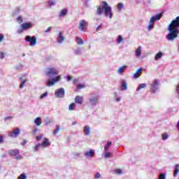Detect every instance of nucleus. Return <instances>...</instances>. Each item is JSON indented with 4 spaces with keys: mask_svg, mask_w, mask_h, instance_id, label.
<instances>
[{
    "mask_svg": "<svg viewBox=\"0 0 179 179\" xmlns=\"http://www.w3.org/2000/svg\"><path fill=\"white\" fill-rule=\"evenodd\" d=\"M0 169H1V166H0Z\"/></svg>",
    "mask_w": 179,
    "mask_h": 179,
    "instance_id": "60",
    "label": "nucleus"
},
{
    "mask_svg": "<svg viewBox=\"0 0 179 179\" xmlns=\"http://www.w3.org/2000/svg\"><path fill=\"white\" fill-rule=\"evenodd\" d=\"M55 3V1L54 0H49V6H52V5H54Z\"/></svg>",
    "mask_w": 179,
    "mask_h": 179,
    "instance_id": "45",
    "label": "nucleus"
},
{
    "mask_svg": "<svg viewBox=\"0 0 179 179\" xmlns=\"http://www.w3.org/2000/svg\"><path fill=\"white\" fill-rule=\"evenodd\" d=\"M85 155L88 156L89 157H93V156H94V151H93V150H90V152H85Z\"/></svg>",
    "mask_w": 179,
    "mask_h": 179,
    "instance_id": "23",
    "label": "nucleus"
},
{
    "mask_svg": "<svg viewBox=\"0 0 179 179\" xmlns=\"http://www.w3.org/2000/svg\"><path fill=\"white\" fill-rule=\"evenodd\" d=\"M111 145H113V142L111 141L108 142L104 147V150H108V148H110V146H111Z\"/></svg>",
    "mask_w": 179,
    "mask_h": 179,
    "instance_id": "28",
    "label": "nucleus"
},
{
    "mask_svg": "<svg viewBox=\"0 0 179 179\" xmlns=\"http://www.w3.org/2000/svg\"><path fill=\"white\" fill-rule=\"evenodd\" d=\"M145 87H146V84L145 83H142L141 84L138 88H137V92H139V90H141V89H145Z\"/></svg>",
    "mask_w": 179,
    "mask_h": 179,
    "instance_id": "30",
    "label": "nucleus"
},
{
    "mask_svg": "<svg viewBox=\"0 0 179 179\" xmlns=\"http://www.w3.org/2000/svg\"><path fill=\"white\" fill-rule=\"evenodd\" d=\"M142 75V68H139L134 74V79H138Z\"/></svg>",
    "mask_w": 179,
    "mask_h": 179,
    "instance_id": "15",
    "label": "nucleus"
},
{
    "mask_svg": "<svg viewBox=\"0 0 179 179\" xmlns=\"http://www.w3.org/2000/svg\"><path fill=\"white\" fill-rule=\"evenodd\" d=\"M37 132H38V129H35L33 131L32 134H33L34 135H36V134H37Z\"/></svg>",
    "mask_w": 179,
    "mask_h": 179,
    "instance_id": "51",
    "label": "nucleus"
},
{
    "mask_svg": "<svg viewBox=\"0 0 179 179\" xmlns=\"http://www.w3.org/2000/svg\"><path fill=\"white\" fill-rule=\"evenodd\" d=\"M177 90H178V94H179V83H178V86H177Z\"/></svg>",
    "mask_w": 179,
    "mask_h": 179,
    "instance_id": "56",
    "label": "nucleus"
},
{
    "mask_svg": "<svg viewBox=\"0 0 179 179\" xmlns=\"http://www.w3.org/2000/svg\"><path fill=\"white\" fill-rule=\"evenodd\" d=\"M162 57H163V52H158L155 57V61L160 59V58H162Z\"/></svg>",
    "mask_w": 179,
    "mask_h": 179,
    "instance_id": "24",
    "label": "nucleus"
},
{
    "mask_svg": "<svg viewBox=\"0 0 179 179\" xmlns=\"http://www.w3.org/2000/svg\"><path fill=\"white\" fill-rule=\"evenodd\" d=\"M41 146V143L37 144V145L35 146V150H38V148H40Z\"/></svg>",
    "mask_w": 179,
    "mask_h": 179,
    "instance_id": "48",
    "label": "nucleus"
},
{
    "mask_svg": "<svg viewBox=\"0 0 179 179\" xmlns=\"http://www.w3.org/2000/svg\"><path fill=\"white\" fill-rule=\"evenodd\" d=\"M76 41H78V44H83L84 41L82 40L80 38L77 37L76 38Z\"/></svg>",
    "mask_w": 179,
    "mask_h": 179,
    "instance_id": "37",
    "label": "nucleus"
},
{
    "mask_svg": "<svg viewBox=\"0 0 179 179\" xmlns=\"http://www.w3.org/2000/svg\"><path fill=\"white\" fill-rule=\"evenodd\" d=\"M0 143H3V136H0Z\"/></svg>",
    "mask_w": 179,
    "mask_h": 179,
    "instance_id": "52",
    "label": "nucleus"
},
{
    "mask_svg": "<svg viewBox=\"0 0 179 179\" xmlns=\"http://www.w3.org/2000/svg\"><path fill=\"white\" fill-rule=\"evenodd\" d=\"M76 82H78L77 80H73V83H76Z\"/></svg>",
    "mask_w": 179,
    "mask_h": 179,
    "instance_id": "57",
    "label": "nucleus"
},
{
    "mask_svg": "<svg viewBox=\"0 0 179 179\" xmlns=\"http://www.w3.org/2000/svg\"><path fill=\"white\" fill-rule=\"evenodd\" d=\"M74 101L77 104H83V96H76L74 99Z\"/></svg>",
    "mask_w": 179,
    "mask_h": 179,
    "instance_id": "14",
    "label": "nucleus"
},
{
    "mask_svg": "<svg viewBox=\"0 0 179 179\" xmlns=\"http://www.w3.org/2000/svg\"><path fill=\"white\" fill-rule=\"evenodd\" d=\"M5 57V53L1 52H0V58H1V59H3V57Z\"/></svg>",
    "mask_w": 179,
    "mask_h": 179,
    "instance_id": "46",
    "label": "nucleus"
},
{
    "mask_svg": "<svg viewBox=\"0 0 179 179\" xmlns=\"http://www.w3.org/2000/svg\"><path fill=\"white\" fill-rule=\"evenodd\" d=\"M8 155L9 156H14L16 160H22V155L19 154V150H10Z\"/></svg>",
    "mask_w": 179,
    "mask_h": 179,
    "instance_id": "4",
    "label": "nucleus"
},
{
    "mask_svg": "<svg viewBox=\"0 0 179 179\" xmlns=\"http://www.w3.org/2000/svg\"><path fill=\"white\" fill-rule=\"evenodd\" d=\"M103 6H96V15H101L103 10H104L105 16H109V19L113 17V13H111V7L108 6V3L107 1H101Z\"/></svg>",
    "mask_w": 179,
    "mask_h": 179,
    "instance_id": "2",
    "label": "nucleus"
},
{
    "mask_svg": "<svg viewBox=\"0 0 179 179\" xmlns=\"http://www.w3.org/2000/svg\"><path fill=\"white\" fill-rule=\"evenodd\" d=\"M90 103L92 106H96L99 103V96H96L90 99Z\"/></svg>",
    "mask_w": 179,
    "mask_h": 179,
    "instance_id": "13",
    "label": "nucleus"
},
{
    "mask_svg": "<svg viewBox=\"0 0 179 179\" xmlns=\"http://www.w3.org/2000/svg\"><path fill=\"white\" fill-rule=\"evenodd\" d=\"M178 173H179V164H176L175 166V171L173 172V176L177 177V176H178Z\"/></svg>",
    "mask_w": 179,
    "mask_h": 179,
    "instance_id": "20",
    "label": "nucleus"
},
{
    "mask_svg": "<svg viewBox=\"0 0 179 179\" xmlns=\"http://www.w3.org/2000/svg\"><path fill=\"white\" fill-rule=\"evenodd\" d=\"M122 8H124V4L122 3H117V9L120 12H121Z\"/></svg>",
    "mask_w": 179,
    "mask_h": 179,
    "instance_id": "31",
    "label": "nucleus"
},
{
    "mask_svg": "<svg viewBox=\"0 0 179 179\" xmlns=\"http://www.w3.org/2000/svg\"><path fill=\"white\" fill-rule=\"evenodd\" d=\"M116 101H120V98H117V99H116Z\"/></svg>",
    "mask_w": 179,
    "mask_h": 179,
    "instance_id": "58",
    "label": "nucleus"
},
{
    "mask_svg": "<svg viewBox=\"0 0 179 179\" xmlns=\"http://www.w3.org/2000/svg\"><path fill=\"white\" fill-rule=\"evenodd\" d=\"M47 76H55L58 75V70L54 67H49L45 72Z\"/></svg>",
    "mask_w": 179,
    "mask_h": 179,
    "instance_id": "3",
    "label": "nucleus"
},
{
    "mask_svg": "<svg viewBox=\"0 0 179 179\" xmlns=\"http://www.w3.org/2000/svg\"><path fill=\"white\" fill-rule=\"evenodd\" d=\"M91 129L89 125H86L84 128V134L86 135V136L90 135Z\"/></svg>",
    "mask_w": 179,
    "mask_h": 179,
    "instance_id": "17",
    "label": "nucleus"
},
{
    "mask_svg": "<svg viewBox=\"0 0 179 179\" xmlns=\"http://www.w3.org/2000/svg\"><path fill=\"white\" fill-rule=\"evenodd\" d=\"M47 94H48L47 92H45V93L42 94L40 96V99H44V97L47 96Z\"/></svg>",
    "mask_w": 179,
    "mask_h": 179,
    "instance_id": "43",
    "label": "nucleus"
},
{
    "mask_svg": "<svg viewBox=\"0 0 179 179\" xmlns=\"http://www.w3.org/2000/svg\"><path fill=\"white\" fill-rule=\"evenodd\" d=\"M21 30H18V33H22V31H24L26 30H29V29H31L33 27V24L31 22H24V24L20 25Z\"/></svg>",
    "mask_w": 179,
    "mask_h": 179,
    "instance_id": "6",
    "label": "nucleus"
},
{
    "mask_svg": "<svg viewBox=\"0 0 179 179\" xmlns=\"http://www.w3.org/2000/svg\"><path fill=\"white\" fill-rule=\"evenodd\" d=\"M87 26V22H86L85 20H82L81 21H80V23L78 24V29L81 31H85V29H86Z\"/></svg>",
    "mask_w": 179,
    "mask_h": 179,
    "instance_id": "11",
    "label": "nucleus"
},
{
    "mask_svg": "<svg viewBox=\"0 0 179 179\" xmlns=\"http://www.w3.org/2000/svg\"><path fill=\"white\" fill-rule=\"evenodd\" d=\"M158 179H166V174L164 173H160Z\"/></svg>",
    "mask_w": 179,
    "mask_h": 179,
    "instance_id": "38",
    "label": "nucleus"
},
{
    "mask_svg": "<svg viewBox=\"0 0 179 179\" xmlns=\"http://www.w3.org/2000/svg\"><path fill=\"white\" fill-rule=\"evenodd\" d=\"M61 80V76H57L55 78H52V80H49L47 83V86L50 87V86H54L57 82H59Z\"/></svg>",
    "mask_w": 179,
    "mask_h": 179,
    "instance_id": "8",
    "label": "nucleus"
},
{
    "mask_svg": "<svg viewBox=\"0 0 179 179\" xmlns=\"http://www.w3.org/2000/svg\"><path fill=\"white\" fill-rule=\"evenodd\" d=\"M25 40L26 41H27V43H31L30 45L32 47L37 44V38L36 37V36H33L32 37L30 36H27L25 37Z\"/></svg>",
    "mask_w": 179,
    "mask_h": 179,
    "instance_id": "5",
    "label": "nucleus"
},
{
    "mask_svg": "<svg viewBox=\"0 0 179 179\" xmlns=\"http://www.w3.org/2000/svg\"><path fill=\"white\" fill-rule=\"evenodd\" d=\"M41 145V146H44V148H47L48 146H50V145H51V143H50L48 138H45L44 141L42 142Z\"/></svg>",
    "mask_w": 179,
    "mask_h": 179,
    "instance_id": "16",
    "label": "nucleus"
},
{
    "mask_svg": "<svg viewBox=\"0 0 179 179\" xmlns=\"http://www.w3.org/2000/svg\"><path fill=\"white\" fill-rule=\"evenodd\" d=\"M153 29V24H150L148 25V29L152 30Z\"/></svg>",
    "mask_w": 179,
    "mask_h": 179,
    "instance_id": "47",
    "label": "nucleus"
},
{
    "mask_svg": "<svg viewBox=\"0 0 179 179\" xmlns=\"http://www.w3.org/2000/svg\"><path fill=\"white\" fill-rule=\"evenodd\" d=\"M150 87H151V92L152 93H156L157 90H159V80L157 79L153 80L152 83L150 84Z\"/></svg>",
    "mask_w": 179,
    "mask_h": 179,
    "instance_id": "7",
    "label": "nucleus"
},
{
    "mask_svg": "<svg viewBox=\"0 0 179 179\" xmlns=\"http://www.w3.org/2000/svg\"><path fill=\"white\" fill-rule=\"evenodd\" d=\"M111 153L110 152H106L104 155V157H109L110 156Z\"/></svg>",
    "mask_w": 179,
    "mask_h": 179,
    "instance_id": "49",
    "label": "nucleus"
},
{
    "mask_svg": "<svg viewBox=\"0 0 179 179\" xmlns=\"http://www.w3.org/2000/svg\"><path fill=\"white\" fill-rule=\"evenodd\" d=\"M20 134V128L17 127V128H15L13 131L10 132L8 135L11 138H17V136H19Z\"/></svg>",
    "mask_w": 179,
    "mask_h": 179,
    "instance_id": "9",
    "label": "nucleus"
},
{
    "mask_svg": "<svg viewBox=\"0 0 179 179\" xmlns=\"http://www.w3.org/2000/svg\"><path fill=\"white\" fill-rule=\"evenodd\" d=\"M85 87H86V85H78L77 89L75 90V92H78L80 89H85Z\"/></svg>",
    "mask_w": 179,
    "mask_h": 179,
    "instance_id": "29",
    "label": "nucleus"
},
{
    "mask_svg": "<svg viewBox=\"0 0 179 179\" xmlns=\"http://www.w3.org/2000/svg\"><path fill=\"white\" fill-rule=\"evenodd\" d=\"M66 13H68V10L66 9H63L61 10L60 13H59V16H66Z\"/></svg>",
    "mask_w": 179,
    "mask_h": 179,
    "instance_id": "27",
    "label": "nucleus"
},
{
    "mask_svg": "<svg viewBox=\"0 0 179 179\" xmlns=\"http://www.w3.org/2000/svg\"><path fill=\"white\" fill-rule=\"evenodd\" d=\"M127 68V66H122L121 67H119L117 72L118 73H122L124 71H125V69Z\"/></svg>",
    "mask_w": 179,
    "mask_h": 179,
    "instance_id": "26",
    "label": "nucleus"
},
{
    "mask_svg": "<svg viewBox=\"0 0 179 179\" xmlns=\"http://www.w3.org/2000/svg\"><path fill=\"white\" fill-rule=\"evenodd\" d=\"M25 84H26V81L23 80V82L20 85V89H23V87H24Z\"/></svg>",
    "mask_w": 179,
    "mask_h": 179,
    "instance_id": "40",
    "label": "nucleus"
},
{
    "mask_svg": "<svg viewBox=\"0 0 179 179\" xmlns=\"http://www.w3.org/2000/svg\"><path fill=\"white\" fill-rule=\"evenodd\" d=\"M5 40V36L3 34H0V43H2Z\"/></svg>",
    "mask_w": 179,
    "mask_h": 179,
    "instance_id": "41",
    "label": "nucleus"
},
{
    "mask_svg": "<svg viewBox=\"0 0 179 179\" xmlns=\"http://www.w3.org/2000/svg\"><path fill=\"white\" fill-rule=\"evenodd\" d=\"M160 19H162V13H159L154 17H152L150 20V23L152 24H155V22H156V20H160Z\"/></svg>",
    "mask_w": 179,
    "mask_h": 179,
    "instance_id": "12",
    "label": "nucleus"
},
{
    "mask_svg": "<svg viewBox=\"0 0 179 179\" xmlns=\"http://www.w3.org/2000/svg\"><path fill=\"white\" fill-rule=\"evenodd\" d=\"M26 142H27L26 140H24V143H26Z\"/></svg>",
    "mask_w": 179,
    "mask_h": 179,
    "instance_id": "59",
    "label": "nucleus"
},
{
    "mask_svg": "<svg viewBox=\"0 0 179 179\" xmlns=\"http://www.w3.org/2000/svg\"><path fill=\"white\" fill-rule=\"evenodd\" d=\"M76 107V104H75V103H71L69 106V110L70 111H72L73 110H75Z\"/></svg>",
    "mask_w": 179,
    "mask_h": 179,
    "instance_id": "25",
    "label": "nucleus"
},
{
    "mask_svg": "<svg viewBox=\"0 0 179 179\" xmlns=\"http://www.w3.org/2000/svg\"><path fill=\"white\" fill-rule=\"evenodd\" d=\"M179 16L176 17L168 27L169 33L166 35L168 41H174L176 38H178L179 34Z\"/></svg>",
    "mask_w": 179,
    "mask_h": 179,
    "instance_id": "1",
    "label": "nucleus"
},
{
    "mask_svg": "<svg viewBox=\"0 0 179 179\" xmlns=\"http://www.w3.org/2000/svg\"><path fill=\"white\" fill-rule=\"evenodd\" d=\"M162 136L163 141H166V139L169 138V135L167 134V133L162 134Z\"/></svg>",
    "mask_w": 179,
    "mask_h": 179,
    "instance_id": "36",
    "label": "nucleus"
},
{
    "mask_svg": "<svg viewBox=\"0 0 179 179\" xmlns=\"http://www.w3.org/2000/svg\"><path fill=\"white\" fill-rule=\"evenodd\" d=\"M101 28V24H99L97 26L96 31H99V30H100V29Z\"/></svg>",
    "mask_w": 179,
    "mask_h": 179,
    "instance_id": "54",
    "label": "nucleus"
},
{
    "mask_svg": "<svg viewBox=\"0 0 179 179\" xmlns=\"http://www.w3.org/2000/svg\"><path fill=\"white\" fill-rule=\"evenodd\" d=\"M142 48L139 46L136 50V57H141V55L142 54Z\"/></svg>",
    "mask_w": 179,
    "mask_h": 179,
    "instance_id": "22",
    "label": "nucleus"
},
{
    "mask_svg": "<svg viewBox=\"0 0 179 179\" xmlns=\"http://www.w3.org/2000/svg\"><path fill=\"white\" fill-rule=\"evenodd\" d=\"M34 124L37 125L38 127H40L41 124H43V122L41 121V117H38L34 120Z\"/></svg>",
    "mask_w": 179,
    "mask_h": 179,
    "instance_id": "19",
    "label": "nucleus"
},
{
    "mask_svg": "<svg viewBox=\"0 0 179 179\" xmlns=\"http://www.w3.org/2000/svg\"><path fill=\"white\" fill-rule=\"evenodd\" d=\"M36 141H41V139H43V135L36 136Z\"/></svg>",
    "mask_w": 179,
    "mask_h": 179,
    "instance_id": "44",
    "label": "nucleus"
},
{
    "mask_svg": "<svg viewBox=\"0 0 179 179\" xmlns=\"http://www.w3.org/2000/svg\"><path fill=\"white\" fill-rule=\"evenodd\" d=\"M122 41H124V38L122 37V36L120 35L117 38L118 44H121V43H122Z\"/></svg>",
    "mask_w": 179,
    "mask_h": 179,
    "instance_id": "32",
    "label": "nucleus"
},
{
    "mask_svg": "<svg viewBox=\"0 0 179 179\" xmlns=\"http://www.w3.org/2000/svg\"><path fill=\"white\" fill-rule=\"evenodd\" d=\"M59 131H61V127H59V125H57L56 129L54 131V135H57V134H58Z\"/></svg>",
    "mask_w": 179,
    "mask_h": 179,
    "instance_id": "33",
    "label": "nucleus"
},
{
    "mask_svg": "<svg viewBox=\"0 0 179 179\" xmlns=\"http://www.w3.org/2000/svg\"><path fill=\"white\" fill-rule=\"evenodd\" d=\"M55 94L56 97H58L59 99H62L65 94V90L64 88H59L57 90L55 91Z\"/></svg>",
    "mask_w": 179,
    "mask_h": 179,
    "instance_id": "10",
    "label": "nucleus"
},
{
    "mask_svg": "<svg viewBox=\"0 0 179 179\" xmlns=\"http://www.w3.org/2000/svg\"><path fill=\"white\" fill-rule=\"evenodd\" d=\"M100 177H101V175L100 174V173H96L94 176V178L96 179H99L100 178Z\"/></svg>",
    "mask_w": 179,
    "mask_h": 179,
    "instance_id": "42",
    "label": "nucleus"
},
{
    "mask_svg": "<svg viewBox=\"0 0 179 179\" xmlns=\"http://www.w3.org/2000/svg\"><path fill=\"white\" fill-rule=\"evenodd\" d=\"M115 173H116V174H122V170L120 169H115Z\"/></svg>",
    "mask_w": 179,
    "mask_h": 179,
    "instance_id": "39",
    "label": "nucleus"
},
{
    "mask_svg": "<svg viewBox=\"0 0 179 179\" xmlns=\"http://www.w3.org/2000/svg\"><path fill=\"white\" fill-rule=\"evenodd\" d=\"M128 89L127 81L125 80H122V90H127Z\"/></svg>",
    "mask_w": 179,
    "mask_h": 179,
    "instance_id": "21",
    "label": "nucleus"
},
{
    "mask_svg": "<svg viewBox=\"0 0 179 179\" xmlns=\"http://www.w3.org/2000/svg\"><path fill=\"white\" fill-rule=\"evenodd\" d=\"M64 40H65V38L64 37V36H62V32L59 31V36L57 37V41L61 44V43H62Z\"/></svg>",
    "mask_w": 179,
    "mask_h": 179,
    "instance_id": "18",
    "label": "nucleus"
},
{
    "mask_svg": "<svg viewBox=\"0 0 179 179\" xmlns=\"http://www.w3.org/2000/svg\"><path fill=\"white\" fill-rule=\"evenodd\" d=\"M51 30V27H49L46 30L44 31V33H48Z\"/></svg>",
    "mask_w": 179,
    "mask_h": 179,
    "instance_id": "53",
    "label": "nucleus"
},
{
    "mask_svg": "<svg viewBox=\"0 0 179 179\" xmlns=\"http://www.w3.org/2000/svg\"><path fill=\"white\" fill-rule=\"evenodd\" d=\"M17 22H18V23H23V17L20 15L17 17Z\"/></svg>",
    "mask_w": 179,
    "mask_h": 179,
    "instance_id": "34",
    "label": "nucleus"
},
{
    "mask_svg": "<svg viewBox=\"0 0 179 179\" xmlns=\"http://www.w3.org/2000/svg\"><path fill=\"white\" fill-rule=\"evenodd\" d=\"M67 80H72V78L70 76H68Z\"/></svg>",
    "mask_w": 179,
    "mask_h": 179,
    "instance_id": "55",
    "label": "nucleus"
},
{
    "mask_svg": "<svg viewBox=\"0 0 179 179\" xmlns=\"http://www.w3.org/2000/svg\"><path fill=\"white\" fill-rule=\"evenodd\" d=\"M13 118V116H8L5 117V121L8 120H12Z\"/></svg>",
    "mask_w": 179,
    "mask_h": 179,
    "instance_id": "50",
    "label": "nucleus"
},
{
    "mask_svg": "<svg viewBox=\"0 0 179 179\" xmlns=\"http://www.w3.org/2000/svg\"><path fill=\"white\" fill-rule=\"evenodd\" d=\"M26 178H27V176H26V174H25V173L21 174V175L17 178V179H26Z\"/></svg>",
    "mask_w": 179,
    "mask_h": 179,
    "instance_id": "35",
    "label": "nucleus"
}]
</instances>
